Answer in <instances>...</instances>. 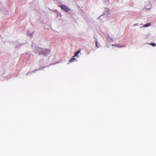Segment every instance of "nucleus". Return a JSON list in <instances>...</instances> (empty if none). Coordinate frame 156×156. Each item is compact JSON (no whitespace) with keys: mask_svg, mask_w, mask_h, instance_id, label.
<instances>
[{"mask_svg":"<svg viewBox=\"0 0 156 156\" xmlns=\"http://www.w3.org/2000/svg\"><path fill=\"white\" fill-rule=\"evenodd\" d=\"M40 54H43L44 55H46L47 54L50 52V50L49 49L41 48L39 49Z\"/></svg>","mask_w":156,"mask_h":156,"instance_id":"nucleus-1","label":"nucleus"},{"mask_svg":"<svg viewBox=\"0 0 156 156\" xmlns=\"http://www.w3.org/2000/svg\"><path fill=\"white\" fill-rule=\"evenodd\" d=\"M61 9L66 12H68L70 10V9L68 6L65 5H62L60 6Z\"/></svg>","mask_w":156,"mask_h":156,"instance_id":"nucleus-2","label":"nucleus"},{"mask_svg":"<svg viewBox=\"0 0 156 156\" xmlns=\"http://www.w3.org/2000/svg\"><path fill=\"white\" fill-rule=\"evenodd\" d=\"M80 50H78V51H76L74 54L73 57L76 56L77 57H79V56L78 55L80 52Z\"/></svg>","mask_w":156,"mask_h":156,"instance_id":"nucleus-3","label":"nucleus"},{"mask_svg":"<svg viewBox=\"0 0 156 156\" xmlns=\"http://www.w3.org/2000/svg\"><path fill=\"white\" fill-rule=\"evenodd\" d=\"M76 60V59L75 58L73 57V58H71L70 59L69 61V62H74Z\"/></svg>","mask_w":156,"mask_h":156,"instance_id":"nucleus-4","label":"nucleus"},{"mask_svg":"<svg viewBox=\"0 0 156 156\" xmlns=\"http://www.w3.org/2000/svg\"><path fill=\"white\" fill-rule=\"evenodd\" d=\"M150 26H151V23H147V24H145L144 25V27H149Z\"/></svg>","mask_w":156,"mask_h":156,"instance_id":"nucleus-5","label":"nucleus"},{"mask_svg":"<svg viewBox=\"0 0 156 156\" xmlns=\"http://www.w3.org/2000/svg\"><path fill=\"white\" fill-rule=\"evenodd\" d=\"M149 44L151 45L153 47H154L156 46L155 44L154 43H150Z\"/></svg>","mask_w":156,"mask_h":156,"instance_id":"nucleus-6","label":"nucleus"},{"mask_svg":"<svg viewBox=\"0 0 156 156\" xmlns=\"http://www.w3.org/2000/svg\"><path fill=\"white\" fill-rule=\"evenodd\" d=\"M96 46V48H99V47L98 46V42L97 41H96L95 42Z\"/></svg>","mask_w":156,"mask_h":156,"instance_id":"nucleus-7","label":"nucleus"}]
</instances>
